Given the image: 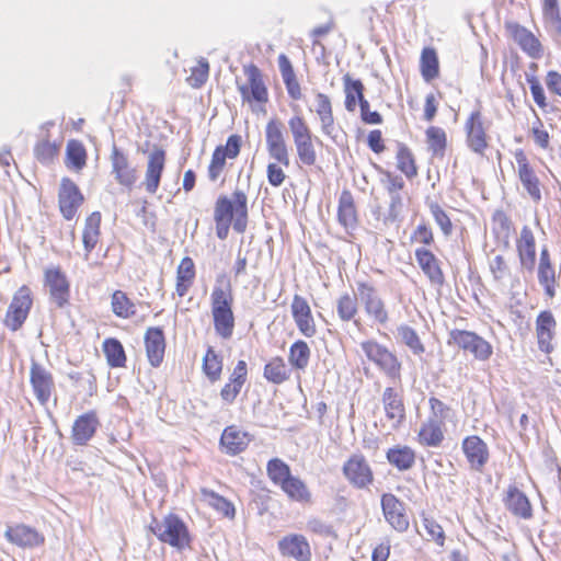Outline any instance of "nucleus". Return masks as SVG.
Segmentation results:
<instances>
[{"label": "nucleus", "mask_w": 561, "mask_h": 561, "mask_svg": "<svg viewBox=\"0 0 561 561\" xmlns=\"http://www.w3.org/2000/svg\"><path fill=\"white\" fill-rule=\"evenodd\" d=\"M264 135L266 152L271 159L266 164V180L272 187L278 188L287 181V169L290 165L289 146L282 121L270 118Z\"/></svg>", "instance_id": "f257e3e1"}, {"label": "nucleus", "mask_w": 561, "mask_h": 561, "mask_svg": "<svg viewBox=\"0 0 561 561\" xmlns=\"http://www.w3.org/2000/svg\"><path fill=\"white\" fill-rule=\"evenodd\" d=\"M248 195L243 190L236 188L231 196L220 194L214 205L216 234L220 240L227 239L230 227L242 233L248 226Z\"/></svg>", "instance_id": "f03ea898"}, {"label": "nucleus", "mask_w": 561, "mask_h": 561, "mask_svg": "<svg viewBox=\"0 0 561 561\" xmlns=\"http://www.w3.org/2000/svg\"><path fill=\"white\" fill-rule=\"evenodd\" d=\"M234 296L229 279H218L210 294L214 330L221 340H230L236 329Z\"/></svg>", "instance_id": "7ed1b4c3"}, {"label": "nucleus", "mask_w": 561, "mask_h": 561, "mask_svg": "<svg viewBox=\"0 0 561 561\" xmlns=\"http://www.w3.org/2000/svg\"><path fill=\"white\" fill-rule=\"evenodd\" d=\"M149 530L157 539L178 551L192 548L193 537L186 523L176 514H168L161 520L152 518Z\"/></svg>", "instance_id": "20e7f679"}, {"label": "nucleus", "mask_w": 561, "mask_h": 561, "mask_svg": "<svg viewBox=\"0 0 561 561\" xmlns=\"http://www.w3.org/2000/svg\"><path fill=\"white\" fill-rule=\"evenodd\" d=\"M288 129L296 150L297 160L306 167L316 164L318 153L314 142H321L313 134L308 121L301 112L291 115L287 121Z\"/></svg>", "instance_id": "39448f33"}, {"label": "nucleus", "mask_w": 561, "mask_h": 561, "mask_svg": "<svg viewBox=\"0 0 561 561\" xmlns=\"http://www.w3.org/2000/svg\"><path fill=\"white\" fill-rule=\"evenodd\" d=\"M242 146V136L231 134L225 144H219L215 147L207 165V179L210 183L219 182L221 185L225 184L226 173L232 165V161L240 156Z\"/></svg>", "instance_id": "423d86ee"}, {"label": "nucleus", "mask_w": 561, "mask_h": 561, "mask_svg": "<svg viewBox=\"0 0 561 561\" xmlns=\"http://www.w3.org/2000/svg\"><path fill=\"white\" fill-rule=\"evenodd\" d=\"M356 289L367 319L373 324L387 327L391 320V312L377 287L370 282L359 280L356 283Z\"/></svg>", "instance_id": "0eeeda50"}, {"label": "nucleus", "mask_w": 561, "mask_h": 561, "mask_svg": "<svg viewBox=\"0 0 561 561\" xmlns=\"http://www.w3.org/2000/svg\"><path fill=\"white\" fill-rule=\"evenodd\" d=\"M360 347L367 359L374 363L390 380L401 382L402 363L387 346L375 340H366Z\"/></svg>", "instance_id": "6e6552de"}, {"label": "nucleus", "mask_w": 561, "mask_h": 561, "mask_svg": "<svg viewBox=\"0 0 561 561\" xmlns=\"http://www.w3.org/2000/svg\"><path fill=\"white\" fill-rule=\"evenodd\" d=\"M360 347L367 359L374 363L390 380L401 382L402 363L387 346L375 340H366Z\"/></svg>", "instance_id": "1a4fd4ad"}, {"label": "nucleus", "mask_w": 561, "mask_h": 561, "mask_svg": "<svg viewBox=\"0 0 561 561\" xmlns=\"http://www.w3.org/2000/svg\"><path fill=\"white\" fill-rule=\"evenodd\" d=\"M243 73L247 80L238 84L242 103L248 104L252 110L263 108L270 95L261 70L256 65L249 64L243 67Z\"/></svg>", "instance_id": "9d476101"}, {"label": "nucleus", "mask_w": 561, "mask_h": 561, "mask_svg": "<svg viewBox=\"0 0 561 561\" xmlns=\"http://www.w3.org/2000/svg\"><path fill=\"white\" fill-rule=\"evenodd\" d=\"M341 471L348 485L356 490L369 489L375 482L374 469L365 455L359 451L347 456Z\"/></svg>", "instance_id": "9b49d317"}, {"label": "nucleus", "mask_w": 561, "mask_h": 561, "mask_svg": "<svg viewBox=\"0 0 561 561\" xmlns=\"http://www.w3.org/2000/svg\"><path fill=\"white\" fill-rule=\"evenodd\" d=\"M448 344L469 353L479 362H488L493 355L492 344L474 331L453 329Z\"/></svg>", "instance_id": "f8f14e48"}, {"label": "nucleus", "mask_w": 561, "mask_h": 561, "mask_svg": "<svg viewBox=\"0 0 561 561\" xmlns=\"http://www.w3.org/2000/svg\"><path fill=\"white\" fill-rule=\"evenodd\" d=\"M488 127L489 124L484 117L481 105L468 115L463 124L466 144L472 152L479 156H484L490 146Z\"/></svg>", "instance_id": "ddd939ff"}, {"label": "nucleus", "mask_w": 561, "mask_h": 561, "mask_svg": "<svg viewBox=\"0 0 561 561\" xmlns=\"http://www.w3.org/2000/svg\"><path fill=\"white\" fill-rule=\"evenodd\" d=\"M33 301V293L30 286H20L14 293L5 311L3 319L4 327L13 332L20 330L30 314Z\"/></svg>", "instance_id": "4468645a"}, {"label": "nucleus", "mask_w": 561, "mask_h": 561, "mask_svg": "<svg viewBox=\"0 0 561 561\" xmlns=\"http://www.w3.org/2000/svg\"><path fill=\"white\" fill-rule=\"evenodd\" d=\"M518 179L530 199L538 204L542 199L543 185L523 149L514 152Z\"/></svg>", "instance_id": "2eb2a0df"}, {"label": "nucleus", "mask_w": 561, "mask_h": 561, "mask_svg": "<svg viewBox=\"0 0 561 561\" xmlns=\"http://www.w3.org/2000/svg\"><path fill=\"white\" fill-rule=\"evenodd\" d=\"M380 506L385 520L397 533L409 530L410 518L405 504L392 493H383L380 497Z\"/></svg>", "instance_id": "dca6fc26"}, {"label": "nucleus", "mask_w": 561, "mask_h": 561, "mask_svg": "<svg viewBox=\"0 0 561 561\" xmlns=\"http://www.w3.org/2000/svg\"><path fill=\"white\" fill-rule=\"evenodd\" d=\"M461 451L469 468L482 473L491 458L489 445L479 435L472 434L461 440Z\"/></svg>", "instance_id": "f3484780"}, {"label": "nucleus", "mask_w": 561, "mask_h": 561, "mask_svg": "<svg viewBox=\"0 0 561 561\" xmlns=\"http://www.w3.org/2000/svg\"><path fill=\"white\" fill-rule=\"evenodd\" d=\"M290 316L298 332L311 339L318 333V324L308 300L298 294H295L290 302Z\"/></svg>", "instance_id": "a211bd4d"}, {"label": "nucleus", "mask_w": 561, "mask_h": 561, "mask_svg": "<svg viewBox=\"0 0 561 561\" xmlns=\"http://www.w3.org/2000/svg\"><path fill=\"white\" fill-rule=\"evenodd\" d=\"M84 203V196L78 185L69 178H62L58 192V207L66 220L77 217L79 208Z\"/></svg>", "instance_id": "6ab92c4d"}, {"label": "nucleus", "mask_w": 561, "mask_h": 561, "mask_svg": "<svg viewBox=\"0 0 561 561\" xmlns=\"http://www.w3.org/2000/svg\"><path fill=\"white\" fill-rule=\"evenodd\" d=\"M44 285L57 307L62 308L69 304L70 283L60 266H51L44 271Z\"/></svg>", "instance_id": "aec40b11"}, {"label": "nucleus", "mask_w": 561, "mask_h": 561, "mask_svg": "<svg viewBox=\"0 0 561 561\" xmlns=\"http://www.w3.org/2000/svg\"><path fill=\"white\" fill-rule=\"evenodd\" d=\"M30 383L35 398L41 404H46L55 393V380L53 374L37 362H32L31 364Z\"/></svg>", "instance_id": "412c9836"}, {"label": "nucleus", "mask_w": 561, "mask_h": 561, "mask_svg": "<svg viewBox=\"0 0 561 561\" xmlns=\"http://www.w3.org/2000/svg\"><path fill=\"white\" fill-rule=\"evenodd\" d=\"M535 335L539 351L550 354L554 350L557 320L550 310L540 311L535 320Z\"/></svg>", "instance_id": "4be33fe9"}, {"label": "nucleus", "mask_w": 561, "mask_h": 561, "mask_svg": "<svg viewBox=\"0 0 561 561\" xmlns=\"http://www.w3.org/2000/svg\"><path fill=\"white\" fill-rule=\"evenodd\" d=\"M382 409L392 428H399L407 417L402 392L393 387L385 388L381 396Z\"/></svg>", "instance_id": "5701e85b"}, {"label": "nucleus", "mask_w": 561, "mask_h": 561, "mask_svg": "<svg viewBox=\"0 0 561 561\" xmlns=\"http://www.w3.org/2000/svg\"><path fill=\"white\" fill-rule=\"evenodd\" d=\"M252 442V435L238 425H228L224 428L220 439V450L228 456H237L244 453Z\"/></svg>", "instance_id": "b1692460"}, {"label": "nucleus", "mask_w": 561, "mask_h": 561, "mask_svg": "<svg viewBox=\"0 0 561 561\" xmlns=\"http://www.w3.org/2000/svg\"><path fill=\"white\" fill-rule=\"evenodd\" d=\"M112 173L116 182L127 188H133L138 180L137 169L130 163L128 156L117 148L113 147L110 156Z\"/></svg>", "instance_id": "393cba45"}, {"label": "nucleus", "mask_w": 561, "mask_h": 561, "mask_svg": "<svg viewBox=\"0 0 561 561\" xmlns=\"http://www.w3.org/2000/svg\"><path fill=\"white\" fill-rule=\"evenodd\" d=\"M313 112L318 117L322 134L333 141H336L339 126L335 122L331 98L323 92H317L314 94Z\"/></svg>", "instance_id": "a878e982"}, {"label": "nucleus", "mask_w": 561, "mask_h": 561, "mask_svg": "<svg viewBox=\"0 0 561 561\" xmlns=\"http://www.w3.org/2000/svg\"><path fill=\"white\" fill-rule=\"evenodd\" d=\"M517 257L522 268L533 271L537 260L536 237L533 228L524 225L515 240Z\"/></svg>", "instance_id": "bb28decb"}, {"label": "nucleus", "mask_w": 561, "mask_h": 561, "mask_svg": "<svg viewBox=\"0 0 561 561\" xmlns=\"http://www.w3.org/2000/svg\"><path fill=\"white\" fill-rule=\"evenodd\" d=\"M505 30L510 37L518 44L522 50L529 57L538 59L542 56V45L529 30L517 22H506Z\"/></svg>", "instance_id": "cd10ccee"}, {"label": "nucleus", "mask_w": 561, "mask_h": 561, "mask_svg": "<svg viewBox=\"0 0 561 561\" xmlns=\"http://www.w3.org/2000/svg\"><path fill=\"white\" fill-rule=\"evenodd\" d=\"M415 260L431 285L440 288L445 284V274L439 259L425 247L415 249Z\"/></svg>", "instance_id": "c85d7f7f"}, {"label": "nucleus", "mask_w": 561, "mask_h": 561, "mask_svg": "<svg viewBox=\"0 0 561 561\" xmlns=\"http://www.w3.org/2000/svg\"><path fill=\"white\" fill-rule=\"evenodd\" d=\"M144 344L149 364L154 368L160 367L164 360L167 348L163 329L160 327L147 328L144 334Z\"/></svg>", "instance_id": "c756f323"}, {"label": "nucleus", "mask_w": 561, "mask_h": 561, "mask_svg": "<svg viewBox=\"0 0 561 561\" xmlns=\"http://www.w3.org/2000/svg\"><path fill=\"white\" fill-rule=\"evenodd\" d=\"M279 553L296 561H311L312 551L308 539L301 534H288L278 542Z\"/></svg>", "instance_id": "7c9ffc66"}, {"label": "nucleus", "mask_w": 561, "mask_h": 561, "mask_svg": "<svg viewBox=\"0 0 561 561\" xmlns=\"http://www.w3.org/2000/svg\"><path fill=\"white\" fill-rule=\"evenodd\" d=\"M248 381V364L240 359L237 362L228 380L221 387L219 396L224 404L231 405L241 393L242 388Z\"/></svg>", "instance_id": "2f4dec72"}, {"label": "nucleus", "mask_w": 561, "mask_h": 561, "mask_svg": "<svg viewBox=\"0 0 561 561\" xmlns=\"http://www.w3.org/2000/svg\"><path fill=\"white\" fill-rule=\"evenodd\" d=\"M100 426L95 410H90L76 417L71 427V439L75 445L87 446Z\"/></svg>", "instance_id": "473e14b6"}, {"label": "nucleus", "mask_w": 561, "mask_h": 561, "mask_svg": "<svg viewBox=\"0 0 561 561\" xmlns=\"http://www.w3.org/2000/svg\"><path fill=\"white\" fill-rule=\"evenodd\" d=\"M165 160L167 153L162 148H154L148 157L142 185L149 194H156L159 190Z\"/></svg>", "instance_id": "72a5a7b5"}, {"label": "nucleus", "mask_w": 561, "mask_h": 561, "mask_svg": "<svg viewBox=\"0 0 561 561\" xmlns=\"http://www.w3.org/2000/svg\"><path fill=\"white\" fill-rule=\"evenodd\" d=\"M4 536L9 542L24 549L38 547L45 542L43 534L25 524L9 526Z\"/></svg>", "instance_id": "f704fd0d"}, {"label": "nucleus", "mask_w": 561, "mask_h": 561, "mask_svg": "<svg viewBox=\"0 0 561 561\" xmlns=\"http://www.w3.org/2000/svg\"><path fill=\"white\" fill-rule=\"evenodd\" d=\"M537 276L539 284L543 287L545 295L552 299L557 294L558 278L547 247L540 250Z\"/></svg>", "instance_id": "c9c22d12"}, {"label": "nucleus", "mask_w": 561, "mask_h": 561, "mask_svg": "<svg viewBox=\"0 0 561 561\" xmlns=\"http://www.w3.org/2000/svg\"><path fill=\"white\" fill-rule=\"evenodd\" d=\"M446 426L445 423L436 419L424 421L416 433V442L425 448H438L445 440Z\"/></svg>", "instance_id": "e433bc0d"}, {"label": "nucleus", "mask_w": 561, "mask_h": 561, "mask_svg": "<svg viewBox=\"0 0 561 561\" xmlns=\"http://www.w3.org/2000/svg\"><path fill=\"white\" fill-rule=\"evenodd\" d=\"M54 123H45L41 128L44 130V135L36 141L33 148L35 159L42 164L53 163L59 156L61 141H55L50 139L49 128Z\"/></svg>", "instance_id": "4c0bfd02"}, {"label": "nucleus", "mask_w": 561, "mask_h": 561, "mask_svg": "<svg viewBox=\"0 0 561 561\" xmlns=\"http://www.w3.org/2000/svg\"><path fill=\"white\" fill-rule=\"evenodd\" d=\"M196 265L191 256H184L175 270L174 293L178 297H185L196 280Z\"/></svg>", "instance_id": "58836bf2"}, {"label": "nucleus", "mask_w": 561, "mask_h": 561, "mask_svg": "<svg viewBox=\"0 0 561 561\" xmlns=\"http://www.w3.org/2000/svg\"><path fill=\"white\" fill-rule=\"evenodd\" d=\"M514 232L515 227L508 214L503 209H496L491 216V233L495 242L507 249Z\"/></svg>", "instance_id": "ea45409f"}, {"label": "nucleus", "mask_w": 561, "mask_h": 561, "mask_svg": "<svg viewBox=\"0 0 561 561\" xmlns=\"http://www.w3.org/2000/svg\"><path fill=\"white\" fill-rule=\"evenodd\" d=\"M504 505L514 516L522 519L533 517V507L527 495L516 485H510L503 499Z\"/></svg>", "instance_id": "a19ab883"}, {"label": "nucleus", "mask_w": 561, "mask_h": 561, "mask_svg": "<svg viewBox=\"0 0 561 561\" xmlns=\"http://www.w3.org/2000/svg\"><path fill=\"white\" fill-rule=\"evenodd\" d=\"M102 215L100 211H93L84 219L82 229V243L84 249V260L89 261L90 254L96 248L101 239Z\"/></svg>", "instance_id": "79ce46f5"}, {"label": "nucleus", "mask_w": 561, "mask_h": 561, "mask_svg": "<svg viewBox=\"0 0 561 561\" xmlns=\"http://www.w3.org/2000/svg\"><path fill=\"white\" fill-rule=\"evenodd\" d=\"M337 221L345 229H354L358 224L355 198L350 190H343L339 197Z\"/></svg>", "instance_id": "37998d69"}, {"label": "nucleus", "mask_w": 561, "mask_h": 561, "mask_svg": "<svg viewBox=\"0 0 561 561\" xmlns=\"http://www.w3.org/2000/svg\"><path fill=\"white\" fill-rule=\"evenodd\" d=\"M199 494L201 501L213 508L220 517L230 520L236 517V507L230 500L208 488H201Z\"/></svg>", "instance_id": "c03bdc74"}, {"label": "nucleus", "mask_w": 561, "mask_h": 561, "mask_svg": "<svg viewBox=\"0 0 561 561\" xmlns=\"http://www.w3.org/2000/svg\"><path fill=\"white\" fill-rule=\"evenodd\" d=\"M419 70L422 79L427 83L440 77V61L436 48L432 46L422 48L419 59Z\"/></svg>", "instance_id": "a18cd8bd"}, {"label": "nucleus", "mask_w": 561, "mask_h": 561, "mask_svg": "<svg viewBox=\"0 0 561 561\" xmlns=\"http://www.w3.org/2000/svg\"><path fill=\"white\" fill-rule=\"evenodd\" d=\"M394 159L397 170L408 180H413L419 175L415 154L405 142H397Z\"/></svg>", "instance_id": "49530a36"}, {"label": "nucleus", "mask_w": 561, "mask_h": 561, "mask_svg": "<svg viewBox=\"0 0 561 561\" xmlns=\"http://www.w3.org/2000/svg\"><path fill=\"white\" fill-rule=\"evenodd\" d=\"M386 458L399 471H407L415 465L416 454L408 445H394L386 451Z\"/></svg>", "instance_id": "de8ad7c7"}, {"label": "nucleus", "mask_w": 561, "mask_h": 561, "mask_svg": "<svg viewBox=\"0 0 561 561\" xmlns=\"http://www.w3.org/2000/svg\"><path fill=\"white\" fill-rule=\"evenodd\" d=\"M489 271L493 282L500 287H506L514 279L508 259L503 254H495L489 260Z\"/></svg>", "instance_id": "09e8293b"}, {"label": "nucleus", "mask_w": 561, "mask_h": 561, "mask_svg": "<svg viewBox=\"0 0 561 561\" xmlns=\"http://www.w3.org/2000/svg\"><path fill=\"white\" fill-rule=\"evenodd\" d=\"M203 374L210 382L221 379L224 371V357L214 346H208L202 360Z\"/></svg>", "instance_id": "8fccbe9b"}, {"label": "nucleus", "mask_w": 561, "mask_h": 561, "mask_svg": "<svg viewBox=\"0 0 561 561\" xmlns=\"http://www.w3.org/2000/svg\"><path fill=\"white\" fill-rule=\"evenodd\" d=\"M344 106L347 112H354L360 101L365 99V85L359 79H354L350 73L343 76Z\"/></svg>", "instance_id": "3c124183"}, {"label": "nucleus", "mask_w": 561, "mask_h": 561, "mask_svg": "<svg viewBox=\"0 0 561 561\" xmlns=\"http://www.w3.org/2000/svg\"><path fill=\"white\" fill-rule=\"evenodd\" d=\"M278 67L288 95L295 101L300 100L302 96L301 87L286 55L280 54L278 56Z\"/></svg>", "instance_id": "603ef678"}, {"label": "nucleus", "mask_w": 561, "mask_h": 561, "mask_svg": "<svg viewBox=\"0 0 561 561\" xmlns=\"http://www.w3.org/2000/svg\"><path fill=\"white\" fill-rule=\"evenodd\" d=\"M425 141L432 157L442 159L448 147L447 133L444 128L431 125L425 129Z\"/></svg>", "instance_id": "864d4df0"}, {"label": "nucleus", "mask_w": 561, "mask_h": 561, "mask_svg": "<svg viewBox=\"0 0 561 561\" xmlns=\"http://www.w3.org/2000/svg\"><path fill=\"white\" fill-rule=\"evenodd\" d=\"M279 489L290 501L308 504L312 500V494L305 481L293 474L279 486Z\"/></svg>", "instance_id": "5fc2aeb1"}, {"label": "nucleus", "mask_w": 561, "mask_h": 561, "mask_svg": "<svg viewBox=\"0 0 561 561\" xmlns=\"http://www.w3.org/2000/svg\"><path fill=\"white\" fill-rule=\"evenodd\" d=\"M88 152L84 145L77 139H70L66 146L65 164L69 170L80 172L85 168Z\"/></svg>", "instance_id": "6e6d98bb"}, {"label": "nucleus", "mask_w": 561, "mask_h": 561, "mask_svg": "<svg viewBox=\"0 0 561 561\" xmlns=\"http://www.w3.org/2000/svg\"><path fill=\"white\" fill-rule=\"evenodd\" d=\"M264 378L274 385H282L289 380L290 368L282 356H274L263 368Z\"/></svg>", "instance_id": "4d7b16f0"}, {"label": "nucleus", "mask_w": 561, "mask_h": 561, "mask_svg": "<svg viewBox=\"0 0 561 561\" xmlns=\"http://www.w3.org/2000/svg\"><path fill=\"white\" fill-rule=\"evenodd\" d=\"M111 309L112 312L119 319H130L137 314V306L128 295L116 289L111 296Z\"/></svg>", "instance_id": "13d9d810"}, {"label": "nucleus", "mask_w": 561, "mask_h": 561, "mask_svg": "<svg viewBox=\"0 0 561 561\" xmlns=\"http://www.w3.org/2000/svg\"><path fill=\"white\" fill-rule=\"evenodd\" d=\"M102 351L111 368H123L126 366L127 356L119 340L115 337L105 339L102 343Z\"/></svg>", "instance_id": "bf43d9fd"}, {"label": "nucleus", "mask_w": 561, "mask_h": 561, "mask_svg": "<svg viewBox=\"0 0 561 561\" xmlns=\"http://www.w3.org/2000/svg\"><path fill=\"white\" fill-rule=\"evenodd\" d=\"M311 358V348L305 340H296L288 351V362L291 368L305 370Z\"/></svg>", "instance_id": "052dcab7"}, {"label": "nucleus", "mask_w": 561, "mask_h": 561, "mask_svg": "<svg viewBox=\"0 0 561 561\" xmlns=\"http://www.w3.org/2000/svg\"><path fill=\"white\" fill-rule=\"evenodd\" d=\"M358 295L344 293L340 295V297L336 299V313L341 321L343 322H350L356 321V316L358 314Z\"/></svg>", "instance_id": "680f3d73"}, {"label": "nucleus", "mask_w": 561, "mask_h": 561, "mask_svg": "<svg viewBox=\"0 0 561 561\" xmlns=\"http://www.w3.org/2000/svg\"><path fill=\"white\" fill-rule=\"evenodd\" d=\"M382 174L386 176V191L391 197L390 210L394 211L402 205L399 192L405 187V183L401 176L391 171H383Z\"/></svg>", "instance_id": "e2e57ef3"}, {"label": "nucleus", "mask_w": 561, "mask_h": 561, "mask_svg": "<svg viewBox=\"0 0 561 561\" xmlns=\"http://www.w3.org/2000/svg\"><path fill=\"white\" fill-rule=\"evenodd\" d=\"M266 473L273 484L278 488L291 476L290 467L279 458L267 461Z\"/></svg>", "instance_id": "0e129e2a"}, {"label": "nucleus", "mask_w": 561, "mask_h": 561, "mask_svg": "<svg viewBox=\"0 0 561 561\" xmlns=\"http://www.w3.org/2000/svg\"><path fill=\"white\" fill-rule=\"evenodd\" d=\"M422 525L428 536V540L434 541L438 547L443 548L446 541V535L442 525L435 519V517L421 513Z\"/></svg>", "instance_id": "69168bd1"}, {"label": "nucleus", "mask_w": 561, "mask_h": 561, "mask_svg": "<svg viewBox=\"0 0 561 561\" xmlns=\"http://www.w3.org/2000/svg\"><path fill=\"white\" fill-rule=\"evenodd\" d=\"M428 419H436L442 423L451 421L453 416L455 415L453 408L435 396H431L428 398Z\"/></svg>", "instance_id": "338daca9"}, {"label": "nucleus", "mask_w": 561, "mask_h": 561, "mask_svg": "<svg viewBox=\"0 0 561 561\" xmlns=\"http://www.w3.org/2000/svg\"><path fill=\"white\" fill-rule=\"evenodd\" d=\"M399 336L401 341L416 355L423 354L425 352V346L422 343L417 332L405 324H402L398 328Z\"/></svg>", "instance_id": "774afa93"}]
</instances>
